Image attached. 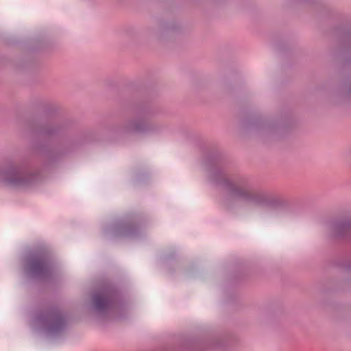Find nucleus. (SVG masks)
Masks as SVG:
<instances>
[{
    "instance_id": "obj_2",
    "label": "nucleus",
    "mask_w": 351,
    "mask_h": 351,
    "mask_svg": "<svg viewBox=\"0 0 351 351\" xmlns=\"http://www.w3.org/2000/svg\"><path fill=\"white\" fill-rule=\"evenodd\" d=\"M45 268V264L40 261L34 263L32 265V270L34 272H42Z\"/></svg>"
},
{
    "instance_id": "obj_1",
    "label": "nucleus",
    "mask_w": 351,
    "mask_h": 351,
    "mask_svg": "<svg viewBox=\"0 0 351 351\" xmlns=\"http://www.w3.org/2000/svg\"><path fill=\"white\" fill-rule=\"evenodd\" d=\"M233 196L235 197L250 199L252 197V194L250 191L245 189L237 188L234 190Z\"/></svg>"
},
{
    "instance_id": "obj_3",
    "label": "nucleus",
    "mask_w": 351,
    "mask_h": 351,
    "mask_svg": "<svg viewBox=\"0 0 351 351\" xmlns=\"http://www.w3.org/2000/svg\"><path fill=\"white\" fill-rule=\"evenodd\" d=\"M95 304L97 308H101L106 305L107 300L104 297L97 296L95 298Z\"/></svg>"
}]
</instances>
